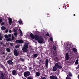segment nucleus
<instances>
[{
    "instance_id": "nucleus-1",
    "label": "nucleus",
    "mask_w": 79,
    "mask_h": 79,
    "mask_svg": "<svg viewBox=\"0 0 79 79\" xmlns=\"http://www.w3.org/2000/svg\"><path fill=\"white\" fill-rule=\"evenodd\" d=\"M28 44L25 43L23 47L22 48V50L23 52H27V48H28Z\"/></svg>"
},
{
    "instance_id": "nucleus-2",
    "label": "nucleus",
    "mask_w": 79,
    "mask_h": 79,
    "mask_svg": "<svg viewBox=\"0 0 79 79\" xmlns=\"http://www.w3.org/2000/svg\"><path fill=\"white\" fill-rule=\"evenodd\" d=\"M38 40V42L39 44H42L43 42V38L41 36L39 37V38Z\"/></svg>"
},
{
    "instance_id": "nucleus-3",
    "label": "nucleus",
    "mask_w": 79,
    "mask_h": 79,
    "mask_svg": "<svg viewBox=\"0 0 79 79\" xmlns=\"http://www.w3.org/2000/svg\"><path fill=\"white\" fill-rule=\"evenodd\" d=\"M30 74H31L30 72L27 71L24 72V76L25 77H27V76H29L30 75Z\"/></svg>"
},
{
    "instance_id": "nucleus-4",
    "label": "nucleus",
    "mask_w": 79,
    "mask_h": 79,
    "mask_svg": "<svg viewBox=\"0 0 79 79\" xmlns=\"http://www.w3.org/2000/svg\"><path fill=\"white\" fill-rule=\"evenodd\" d=\"M55 66L58 69H61L62 68V66L60 65L58 63H56L55 64Z\"/></svg>"
},
{
    "instance_id": "nucleus-5",
    "label": "nucleus",
    "mask_w": 79,
    "mask_h": 79,
    "mask_svg": "<svg viewBox=\"0 0 79 79\" xmlns=\"http://www.w3.org/2000/svg\"><path fill=\"white\" fill-rule=\"evenodd\" d=\"M16 44H23L24 41L23 40H16Z\"/></svg>"
},
{
    "instance_id": "nucleus-6",
    "label": "nucleus",
    "mask_w": 79,
    "mask_h": 79,
    "mask_svg": "<svg viewBox=\"0 0 79 79\" xmlns=\"http://www.w3.org/2000/svg\"><path fill=\"white\" fill-rule=\"evenodd\" d=\"M72 45L73 44H72V43L70 42L68 43V44H67V48H71V47H72Z\"/></svg>"
},
{
    "instance_id": "nucleus-7",
    "label": "nucleus",
    "mask_w": 79,
    "mask_h": 79,
    "mask_svg": "<svg viewBox=\"0 0 79 79\" xmlns=\"http://www.w3.org/2000/svg\"><path fill=\"white\" fill-rule=\"evenodd\" d=\"M14 55L15 56H18V55H19V53L18 52V51L16 49L14 50Z\"/></svg>"
},
{
    "instance_id": "nucleus-8",
    "label": "nucleus",
    "mask_w": 79,
    "mask_h": 79,
    "mask_svg": "<svg viewBox=\"0 0 79 79\" xmlns=\"http://www.w3.org/2000/svg\"><path fill=\"white\" fill-rule=\"evenodd\" d=\"M5 79L3 73H2L0 75V79Z\"/></svg>"
},
{
    "instance_id": "nucleus-9",
    "label": "nucleus",
    "mask_w": 79,
    "mask_h": 79,
    "mask_svg": "<svg viewBox=\"0 0 79 79\" xmlns=\"http://www.w3.org/2000/svg\"><path fill=\"white\" fill-rule=\"evenodd\" d=\"M34 39L36 40H38L39 39V36L38 35L35 34L34 35Z\"/></svg>"
},
{
    "instance_id": "nucleus-10",
    "label": "nucleus",
    "mask_w": 79,
    "mask_h": 79,
    "mask_svg": "<svg viewBox=\"0 0 79 79\" xmlns=\"http://www.w3.org/2000/svg\"><path fill=\"white\" fill-rule=\"evenodd\" d=\"M49 61H48V59H46L45 60V66L46 68H48V63Z\"/></svg>"
},
{
    "instance_id": "nucleus-11",
    "label": "nucleus",
    "mask_w": 79,
    "mask_h": 79,
    "mask_svg": "<svg viewBox=\"0 0 79 79\" xmlns=\"http://www.w3.org/2000/svg\"><path fill=\"white\" fill-rule=\"evenodd\" d=\"M65 60H69V54L68 52H67L65 54Z\"/></svg>"
},
{
    "instance_id": "nucleus-12",
    "label": "nucleus",
    "mask_w": 79,
    "mask_h": 79,
    "mask_svg": "<svg viewBox=\"0 0 79 79\" xmlns=\"http://www.w3.org/2000/svg\"><path fill=\"white\" fill-rule=\"evenodd\" d=\"M7 62L9 64H10L11 65H13V62L11 60H9Z\"/></svg>"
},
{
    "instance_id": "nucleus-13",
    "label": "nucleus",
    "mask_w": 79,
    "mask_h": 79,
    "mask_svg": "<svg viewBox=\"0 0 79 79\" xmlns=\"http://www.w3.org/2000/svg\"><path fill=\"white\" fill-rule=\"evenodd\" d=\"M12 74L14 76H16L17 75V73H16V71L15 70H13L12 71Z\"/></svg>"
},
{
    "instance_id": "nucleus-14",
    "label": "nucleus",
    "mask_w": 79,
    "mask_h": 79,
    "mask_svg": "<svg viewBox=\"0 0 79 79\" xmlns=\"http://www.w3.org/2000/svg\"><path fill=\"white\" fill-rule=\"evenodd\" d=\"M50 78L51 79H57L58 78L56 76H51L50 77Z\"/></svg>"
},
{
    "instance_id": "nucleus-15",
    "label": "nucleus",
    "mask_w": 79,
    "mask_h": 79,
    "mask_svg": "<svg viewBox=\"0 0 79 79\" xmlns=\"http://www.w3.org/2000/svg\"><path fill=\"white\" fill-rule=\"evenodd\" d=\"M39 55V54H33V58H37V56Z\"/></svg>"
},
{
    "instance_id": "nucleus-16",
    "label": "nucleus",
    "mask_w": 79,
    "mask_h": 79,
    "mask_svg": "<svg viewBox=\"0 0 79 79\" xmlns=\"http://www.w3.org/2000/svg\"><path fill=\"white\" fill-rule=\"evenodd\" d=\"M8 19L9 20V24L10 25H11V23H12V19H11V18H10V17H9Z\"/></svg>"
},
{
    "instance_id": "nucleus-17",
    "label": "nucleus",
    "mask_w": 79,
    "mask_h": 79,
    "mask_svg": "<svg viewBox=\"0 0 79 79\" xmlns=\"http://www.w3.org/2000/svg\"><path fill=\"white\" fill-rule=\"evenodd\" d=\"M30 35L31 39H34V35L32 33H31L30 34Z\"/></svg>"
},
{
    "instance_id": "nucleus-18",
    "label": "nucleus",
    "mask_w": 79,
    "mask_h": 79,
    "mask_svg": "<svg viewBox=\"0 0 79 79\" xmlns=\"http://www.w3.org/2000/svg\"><path fill=\"white\" fill-rule=\"evenodd\" d=\"M67 76H69L70 77H73V74L71 73L70 72H69L68 73V75Z\"/></svg>"
},
{
    "instance_id": "nucleus-19",
    "label": "nucleus",
    "mask_w": 79,
    "mask_h": 79,
    "mask_svg": "<svg viewBox=\"0 0 79 79\" xmlns=\"http://www.w3.org/2000/svg\"><path fill=\"white\" fill-rule=\"evenodd\" d=\"M35 74L36 76H37V77H39L40 76V72H36Z\"/></svg>"
},
{
    "instance_id": "nucleus-20",
    "label": "nucleus",
    "mask_w": 79,
    "mask_h": 79,
    "mask_svg": "<svg viewBox=\"0 0 79 79\" xmlns=\"http://www.w3.org/2000/svg\"><path fill=\"white\" fill-rule=\"evenodd\" d=\"M57 70V68H56L55 66L53 67L52 68V71H56Z\"/></svg>"
},
{
    "instance_id": "nucleus-21",
    "label": "nucleus",
    "mask_w": 79,
    "mask_h": 79,
    "mask_svg": "<svg viewBox=\"0 0 79 79\" xmlns=\"http://www.w3.org/2000/svg\"><path fill=\"white\" fill-rule=\"evenodd\" d=\"M54 60H55V61H58V58L56 57H54Z\"/></svg>"
},
{
    "instance_id": "nucleus-22",
    "label": "nucleus",
    "mask_w": 79,
    "mask_h": 79,
    "mask_svg": "<svg viewBox=\"0 0 79 79\" xmlns=\"http://www.w3.org/2000/svg\"><path fill=\"white\" fill-rule=\"evenodd\" d=\"M1 29L2 30V31H3L6 29V28L5 27L2 26V27H1Z\"/></svg>"
},
{
    "instance_id": "nucleus-23",
    "label": "nucleus",
    "mask_w": 79,
    "mask_h": 79,
    "mask_svg": "<svg viewBox=\"0 0 79 79\" xmlns=\"http://www.w3.org/2000/svg\"><path fill=\"white\" fill-rule=\"evenodd\" d=\"M73 50L75 52H77V49H76V48H73Z\"/></svg>"
},
{
    "instance_id": "nucleus-24",
    "label": "nucleus",
    "mask_w": 79,
    "mask_h": 79,
    "mask_svg": "<svg viewBox=\"0 0 79 79\" xmlns=\"http://www.w3.org/2000/svg\"><path fill=\"white\" fill-rule=\"evenodd\" d=\"M6 40L8 41V42H10V41H11V40L10 38H8L6 39Z\"/></svg>"
},
{
    "instance_id": "nucleus-25",
    "label": "nucleus",
    "mask_w": 79,
    "mask_h": 79,
    "mask_svg": "<svg viewBox=\"0 0 79 79\" xmlns=\"http://www.w3.org/2000/svg\"><path fill=\"white\" fill-rule=\"evenodd\" d=\"M10 48H8L6 49V51L7 52H10Z\"/></svg>"
},
{
    "instance_id": "nucleus-26",
    "label": "nucleus",
    "mask_w": 79,
    "mask_h": 79,
    "mask_svg": "<svg viewBox=\"0 0 79 79\" xmlns=\"http://www.w3.org/2000/svg\"><path fill=\"white\" fill-rule=\"evenodd\" d=\"M3 39V37L2 36V34L0 33V40H2Z\"/></svg>"
},
{
    "instance_id": "nucleus-27",
    "label": "nucleus",
    "mask_w": 79,
    "mask_h": 79,
    "mask_svg": "<svg viewBox=\"0 0 79 79\" xmlns=\"http://www.w3.org/2000/svg\"><path fill=\"white\" fill-rule=\"evenodd\" d=\"M19 24H23V22L21 20H19Z\"/></svg>"
},
{
    "instance_id": "nucleus-28",
    "label": "nucleus",
    "mask_w": 79,
    "mask_h": 79,
    "mask_svg": "<svg viewBox=\"0 0 79 79\" xmlns=\"http://www.w3.org/2000/svg\"><path fill=\"white\" fill-rule=\"evenodd\" d=\"M71 77L69 76L68 75H67V77H66V79H71Z\"/></svg>"
},
{
    "instance_id": "nucleus-29",
    "label": "nucleus",
    "mask_w": 79,
    "mask_h": 79,
    "mask_svg": "<svg viewBox=\"0 0 79 79\" xmlns=\"http://www.w3.org/2000/svg\"><path fill=\"white\" fill-rule=\"evenodd\" d=\"M79 62V60H78V59H77L76 62H75V64H78V63Z\"/></svg>"
},
{
    "instance_id": "nucleus-30",
    "label": "nucleus",
    "mask_w": 79,
    "mask_h": 79,
    "mask_svg": "<svg viewBox=\"0 0 79 79\" xmlns=\"http://www.w3.org/2000/svg\"><path fill=\"white\" fill-rule=\"evenodd\" d=\"M5 38L6 39H7L8 38V35H6L4 36Z\"/></svg>"
},
{
    "instance_id": "nucleus-31",
    "label": "nucleus",
    "mask_w": 79,
    "mask_h": 79,
    "mask_svg": "<svg viewBox=\"0 0 79 79\" xmlns=\"http://www.w3.org/2000/svg\"><path fill=\"white\" fill-rule=\"evenodd\" d=\"M20 46L19 45H17L15 46V48H19Z\"/></svg>"
},
{
    "instance_id": "nucleus-32",
    "label": "nucleus",
    "mask_w": 79,
    "mask_h": 79,
    "mask_svg": "<svg viewBox=\"0 0 79 79\" xmlns=\"http://www.w3.org/2000/svg\"><path fill=\"white\" fill-rule=\"evenodd\" d=\"M27 79H33V77H29L27 78Z\"/></svg>"
},
{
    "instance_id": "nucleus-33",
    "label": "nucleus",
    "mask_w": 79,
    "mask_h": 79,
    "mask_svg": "<svg viewBox=\"0 0 79 79\" xmlns=\"http://www.w3.org/2000/svg\"><path fill=\"white\" fill-rule=\"evenodd\" d=\"M53 48L54 50H56V47L55 46H53Z\"/></svg>"
},
{
    "instance_id": "nucleus-34",
    "label": "nucleus",
    "mask_w": 79,
    "mask_h": 79,
    "mask_svg": "<svg viewBox=\"0 0 79 79\" xmlns=\"http://www.w3.org/2000/svg\"><path fill=\"white\" fill-rule=\"evenodd\" d=\"M14 34L15 37H17V32H15Z\"/></svg>"
},
{
    "instance_id": "nucleus-35",
    "label": "nucleus",
    "mask_w": 79,
    "mask_h": 79,
    "mask_svg": "<svg viewBox=\"0 0 79 79\" xmlns=\"http://www.w3.org/2000/svg\"><path fill=\"white\" fill-rule=\"evenodd\" d=\"M20 60L22 61H24V59L23 58H20Z\"/></svg>"
},
{
    "instance_id": "nucleus-36",
    "label": "nucleus",
    "mask_w": 79,
    "mask_h": 79,
    "mask_svg": "<svg viewBox=\"0 0 79 79\" xmlns=\"http://www.w3.org/2000/svg\"><path fill=\"white\" fill-rule=\"evenodd\" d=\"M5 24V22H2L1 24V26H3Z\"/></svg>"
},
{
    "instance_id": "nucleus-37",
    "label": "nucleus",
    "mask_w": 79,
    "mask_h": 79,
    "mask_svg": "<svg viewBox=\"0 0 79 79\" xmlns=\"http://www.w3.org/2000/svg\"><path fill=\"white\" fill-rule=\"evenodd\" d=\"M12 39L11 40H14V39H15V37H14L13 36H12Z\"/></svg>"
},
{
    "instance_id": "nucleus-38",
    "label": "nucleus",
    "mask_w": 79,
    "mask_h": 79,
    "mask_svg": "<svg viewBox=\"0 0 79 79\" xmlns=\"http://www.w3.org/2000/svg\"><path fill=\"white\" fill-rule=\"evenodd\" d=\"M13 32H17V30L14 29L13 30Z\"/></svg>"
},
{
    "instance_id": "nucleus-39",
    "label": "nucleus",
    "mask_w": 79,
    "mask_h": 79,
    "mask_svg": "<svg viewBox=\"0 0 79 79\" xmlns=\"http://www.w3.org/2000/svg\"><path fill=\"white\" fill-rule=\"evenodd\" d=\"M49 39L51 41V42H52V41L53 40V38L52 37L50 38Z\"/></svg>"
},
{
    "instance_id": "nucleus-40",
    "label": "nucleus",
    "mask_w": 79,
    "mask_h": 79,
    "mask_svg": "<svg viewBox=\"0 0 79 79\" xmlns=\"http://www.w3.org/2000/svg\"><path fill=\"white\" fill-rule=\"evenodd\" d=\"M40 79H46V78L45 77H41Z\"/></svg>"
},
{
    "instance_id": "nucleus-41",
    "label": "nucleus",
    "mask_w": 79,
    "mask_h": 79,
    "mask_svg": "<svg viewBox=\"0 0 79 79\" xmlns=\"http://www.w3.org/2000/svg\"><path fill=\"white\" fill-rule=\"evenodd\" d=\"M11 37V35L9 34L8 35V37Z\"/></svg>"
},
{
    "instance_id": "nucleus-42",
    "label": "nucleus",
    "mask_w": 79,
    "mask_h": 79,
    "mask_svg": "<svg viewBox=\"0 0 79 79\" xmlns=\"http://www.w3.org/2000/svg\"><path fill=\"white\" fill-rule=\"evenodd\" d=\"M18 75L19 76H21V75H22V74H21V73H18Z\"/></svg>"
},
{
    "instance_id": "nucleus-43",
    "label": "nucleus",
    "mask_w": 79,
    "mask_h": 79,
    "mask_svg": "<svg viewBox=\"0 0 79 79\" xmlns=\"http://www.w3.org/2000/svg\"><path fill=\"white\" fill-rule=\"evenodd\" d=\"M1 68H3V69H5V67L3 65H2L1 66Z\"/></svg>"
},
{
    "instance_id": "nucleus-44",
    "label": "nucleus",
    "mask_w": 79,
    "mask_h": 79,
    "mask_svg": "<svg viewBox=\"0 0 79 79\" xmlns=\"http://www.w3.org/2000/svg\"><path fill=\"white\" fill-rule=\"evenodd\" d=\"M2 21H3L2 19H0V23H2Z\"/></svg>"
},
{
    "instance_id": "nucleus-45",
    "label": "nucleus",
    "mask_w": 79,
    "mask_h": 79,
    "mask_svg": "<svg viewBox=\"0 0 79 79\" xmlns=\"http://www.w3.org/2000/svg\"><path fill=\"white\" fill-rule=\"evenodd\" d=\"M46 35H47V36H49V35H50V34L48 33L46 34Z\"/></svg>"
},
{
    "instance_id": "nucleus-46",
    "label": "nucleus",
    "mask_w": 79,
    "mask_h": 79,
    "mask_svg": "<svg viewBox=\"0 0 79 79\" xmlns=\"http://www.w3.org/2000/svg\"><path fill=\"white\" fill-rule=\"evenodd\" d=\"M0 44L1 45H3V43L2 42H0Z\"/></svg>"
},
{
    "instance_id": "nucleus-47",
    "label": "nucleus",
    "mask_w": 79,
    "mask_h": 79,
    "mask_svg": "<svg viewBox=\"0 0 79 79\" xmlns=\"http://www.w3.org/2000/svg\"><path fill=\"white\" fill-rule=\"evenodd\" d=\"M20 35L21 36L23 35V33L22 32H20Z\"/></svg>"
},
{
    "instance_id": "nucleus-48",
    "label": "nucleus",
    "mask_w": 79,
    "mask_h": 79,
    "mask_svg": "<svg viewBox=\"0 0 79 79\" xmlns=\"http://www.w3.org/2000/svg\"><path fill=\"white\" fill-rule=\"evenodd\" d=\"M56 53H54V54H53V56H56Z\"/></svg>"
},
{
    "instance_id": "nucleus-49",
    "label": "nucleus",
    "mask_w": 79,
    "mask_h": 79,
    "mask_svg": "<svg viewBox=\"0 0 79 79\" xmlns=\"http://www.w3.org/2000/svg\"><path fill=\"white\" fill-rule=\"evenodd\" d=\"M79 65H78V67H76V69H79Z\"/></svg>"
},
{
    "instance_id": "nucleus-50",
    "label": "nucleus",
    "mask_w": 79,
    "mask_h": 79,
    "mask_svg": "<svg viewBox=\"0 0 79 79\" xmlns=\"http://www.w3.org/2000/svg\"><path fill=\"white\" fill-rule=\"evenodd\" d=\"M10 44L11 46H13V44L11 43H10Z\"/></svg>"
},
{
    "instance_id": "nucleus-51",
    "label": "nucleus",
    "mask_w": 79,
    "mask_h": 79,
    "mask_svg": "<svg viewBox=\"0 0 79 79\" xmlns=\"http://www.w3.org/2000/svg\"><path fill=\"white\" fill-rule=\"evenodd\" d=\"M9 44L8 43H6V45H8V44Z\"/></svg>"
},
{
    "instance_id": "nucleus-52",
    "label": "nucleus",
    "mask_w": 79,
    "mask_h": 79,
    "mask_svg": "<svg viewBox=\"0 0 79 79\" xmlns=\"http://www.w3.org/2000/svg\"><path fill=\"white\" fill-rule=\"evenodd\" d=\"M2 55H3L4 54H5V52H3L2 53Z\"/></svg>"
},
{
    "instance_id": "nucleus-53",
    "label": "nucleus",
    "mask_w": 79,
    "mask_h": 79,
    "mask_svg": "<svg viewBox=\"0 0 79 79\" xmlns=\"http://www.w3.org/2000/svg\"><path fill=\"white\" fill-rule=\"evenodd\" d=\"M19 30H20V32H22L21 29H19Z\"/></svg>"
},
{
    "instance_id": "nucleus-54",
    "label": "nucleus",
    "mask_w": 79,
    "mask_h": 79,
    "mask_svg": "<svg viewBox=\"0 0 79 79\" xmlns=\"http://www.w3.org/2000/svg\"><path fill=\"white\" fill-rule=\"evenodd\" d=\"M40 60V62H42V60Z\"/></svg>"
},
{
    "instance_id": "nucleus-55",
    "label": "nucleus",
    "mask_w": 79,
    "mask_h": 79,
    "mask_svg": "<svg viewBox=\"0 0 79 79\" xmlns=\"http://www.w3.org/2000/svg\"><path fill=\"white\" fill-rule=\"evenodd\" d=\"M73 16H76V14H74Z\"/></svg>"
},
{
    "instance_id": "nucleus-56",
    "label": "nucleus",
    "mask_w": 79,
    "mask_h": 79,
    "mask_svg": "<svg viewBox=\"0 0 79 79\" xmlns=\"http://www.w3.org/2000/svg\"><path fill=\"white\" fill-rule=\"evenodd\" d=\"M10 31H11V30L10 31V33H11V32H10Z\"/></svg>"
},
{
    "instance_id": "nucleus-57",
    "label": "nucleus",
    "mask_w": 79,
    "mask_h": 79,
    "mask_svg": "<svg viewBox=\"0 0 79 79\" xmlns=\"http://www.w3.org/2000/svg\"><path fill=\"white\" fill-rule=\"evenodd\" d=\"M4 47H6V45H4Z\"/></svg>"
},
{
    "instance_id": "nucleus-58",
    "label": "nucleus",
    "mask_w": 79,
    "mask_h": 79,
    "mask_svg": "<svg viewBox=\"0 0 79 79\" xmlns=\"http://www.w3.org/2000/svg\"><path fill=\"white\" fill-rule=\"evenodd\" d=\"M23 79H26V78H23Z\"/></svg>"
},
{
    "instance_id": "nucleus-59",
    "label": "nucleus",
    "mask_w": 79,
    "mask_h": 79,
    "mask_svg": "<svg viewBox=\"0 0 79 79\" xmlns=\"http://www.w3.org/2000/svg\"><path fill=\"white\" fill-rule=\"evenodd\" d=\"M48 15H50L49 14H48Z\"/></svg>"
},
{
    "instance_id": "nucleus-60",
    "label": "nucleus",
    "mask_w": 79,
    "mask_h": 79,
    "mask_svg": "<svg viewBox=\"0 0 79 79\" xmlns=\"http://www.w3.org/2000/svg\"><path fill=\"white\" fill-rule=\"evenodd\" d=\"M6 79H10V78L8 79V78H6Z\"/></svg>"
},
{
    "instance_id": "nucleus-61",
    "label": "nucleus",
    "mask_w": 79,
    "mask_h": 79,
    "mask_svg": "<svg viewBox=\"0 0 79 79\" xmlns=\"http://www.w3.org/2000/svg\"><path fill=\"white\" fill-rule=\"evenodd\" d=\"M66 6H65V8H66Z\"/></svg>"
},
{
    "instance_id": "nucleus-62",
    "label": "nucleus",
    "mask_w": 79,
    "mask_h": 79,
    "mask_svg": "<svg viewBox=\"0 0 79 79\" xmlns=\"http://www.w3.org/2000/svg\"><path fill=\"white\" fill-rule=\"evenodd\" d=\"M66 6H65V8H66Z\"/></svg>"
},
{
    "instance_id": "nucleus-63",
    "label": "nucleus",
    "mask_w": 79,
    "mask_h": 79,
    "mask_svg": "<svg viewBox=\"0 0 79 79\" xmlns=\"http://www.w3.org/2000/svg\"><path fill=\"white\" fill-rule=\"evenodd\" d=\"M70 61V62H71V61Z\"/></svg>"
},
{
    "instance_id": "nucleus-64",
    "label": "nucleus",
    "mask_w": 79,
    "mask_h": 79,
    "mask_svg": "<svg viewBox=\"0 0 79 79\" xmlns=\"http://www.w3.org/2000/svg\"><path fill=\"white\" fill-rule=\"evenodd\" d=\"M49 17H50V16H49Z\"/></svg>"
}]
</instances>
